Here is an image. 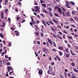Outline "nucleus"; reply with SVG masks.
Returning <instances> with one entry per match:
<instances>
[{
	"label": "nucleus",
	"mask_w": 78,
	"mask_h": 78,
	"mask_svg": "<svg viewBox=\"0 0 78 78\" xmlns=\"http://www.w3.org/2000/svg\"><path fill=\"white\" fill-rule=\"evenodd\" d=\"M35 12H40V11L39 10V8L38 6H36L35 7Z\"/></svg>",
	"instance_id": "obj_1"
},
{
	"label": "nucleus",
	"mask_w": 78,
	"mask_h": 78,
	"mask_svg": "<svg viewBox=\"0 0 78 78\" xmlns=\"http://www.w3.org/2000/svg\"><path fill=\"white\" fill-rule=\"evenodd\" d=\"M58 12H59L60 14H61V15H62V10H61V8H58Z\"/></svg>",
	"instance_id": "obj_2"
},
{
	"label": "nucleus",
	"mask_w": 78,
	"mask_h": 78,
	"mask_svg": "<svg viewBox=\"0 0 78 78\" xmlns=\"http://www.w3.org/2000/svg\"><path fill=\"white\" fill-rule=\"evenodd\" d=\"M42 22L43 24L45 26V27H47V24L46 23V22L44 20H42Z\"/></svg>",
	"instance_id": "obj_3"
},
{
	"label": "nucleus",
	"mask_w": 78,
	"mask_h": 78,
	"mask_svg": "<svg viewBox=\"0 0 78 78\" xmlns=\"http://www.w3.org/2000/svg\"><path fill=\"white\" fill-rule=\"evenodd\" d=\"M14 32L16 33V35L17 36H19V31L17 30H16Z\"/></svg>",
	"instance_id": "obj_4"
},
{
	"label": "nucleus",
	"mask_w": 78,
	"mask_h": 78,
	"mask_svg": "<svg viewBox=\"0 0 78 78\" xmlns=\"http://www.w3.org/2000/svg\"><path fill=\"white\" fill-rule=\"evenodd\" d=\"M48 41L49 44H52V41H51V40L49 39H48Z\"/></svg>",
	"instance_id": "obj_5"
},
{
	"label": "nucleus",
	"mask_w": 78,
	"mask_h": 78,
	"mask_svg": "<svg viewBox=\"0 0 78 78\" xmlns=\"http://www.w3.org/2000/svg\"><path fill=\"white\" fill-rule=\"evenodd\" d=\"M31 22H32L33 24H35L36 23L34 22V21L33 20V18L32 17H31Z\"/></svg>",
	"instance_id": "obj_6"
},
{
	"label": "nucleus",
	"mask_w": 78,
	"mask_h": 78,
	"mask_svg": "<svg viewBox=\"0 0 78 78\" xmlns=\"http://www.w3.org/2000/svg\"><path fill=\"white\" fill-rule=\"evenodd\" d=\"M53 21L54 22H55V23H56L57 24H58V20H56L55 19H54L53 20Z\"/></svg>",
	"instance_id": "obj_7"
},
{
	"label": "nucleus",
	"mask_w": 78,
	"mask_h": 78,
	"mask_svg": "<svg viewBox=\"0 0 78 78\" xmlns=\"http://www.w3.org/2000/svg\"><path fill=\"white\" fill-rule=\"evenodd\" d=\"M43 11L44 12H45V13H46V14H48V12L45 9H43Z\"/></svg>",
	"instance_id": "obj_8"
},
{
	"label": "nucleus",
	"mask_w": 78,
	"mask_h": 78,
	"mask_svg": "<svg viewBox=\"0 0 78 78\" xmlns=\"http://www.w3.org/2000/svg\"><path fill=\"white\" fill-rule=\"evenodd\" d=\"M39 73L40 75H41L42 73V70L40 69L39 70Z\"/></svg>",
	"instance_id": "obj_9"
},
{
	"label": "nucleus",
	"mask_w": 78,
	"mask_h": 78,
	"mask_svg": "<svg viewBox=\"0 0 78 78\" xmlns=\"http://www.w3.org/2000/svg\"><path fill=\"white\" fill-rule=\"evenodd\" d=\"M43 50L44 52H46V51H47V49L46 48H43Z\"/></svg>",
	"instance_id": "obj_10"
},
{
	"label": "nucleus",
	"mask_w": 78,
	"mask_h": 78,
	"mask_svg": "<svg viewBox=\"0 0 78 78\" xmlns=\"http://www.w3.org/2000/svg\"><path fill=\"white\" fill-rule=\"evenodd\" d=\"M62 15L64 17H66V13L64 12H62Z\"/></svg>",
	"instance_id": "obj_11"
},
{
	"label": "nucleus",
	"mask_w": 78,
	"mask_h": 78,
	"mask_svg": "<svg viewBox=\"0 0 78 78\" xmlns=\"http://www.w3.org/2000/svg\"><path fill=\"white\" fill-rule=\"evenodd\" d=\"M41 6H43L44 8H45L46 7V5L45 4H41Z\"/></svg>",
	"instance_id": "obj_12"
},
{
	"label": "nucleus",
	"mask_w": 78,
	"mask_h": 78,
	"mask_svg": "<svg viewBox=\"0 0 78 78\" xmlns=\"http://www.w3.org/2000/svg\"><path fill=\"white\" fill-rule=\"evenodd\" d=\"M63 33H65V34H68V33L67 31H66L65 30H63L62 31Z\"/></svg>",
	"instance_id": "obj_13"
},
{
	"label": "nucleus",
	"mask_w": 78,
	"mask_h": 78,
	"mask_svg": "<svg viewBox=\"0 0 78 78\" xmlns=\"http://www.w3.org/2000/svg\"><path fill=\"white\" fill-rule=\"evenodd\" d=\"M66 14L67 16H70V13L69 12H66Z\"/></svg>",
	"instance_id": "obj_14"
},
{
	"label": "nucleus",
	"mask_w": 78,
	"mask_h": 78,
	"mask_svg": "<svg viewBox=\"0 0 78 78\" xmlns=\"http://www.w3.org/2000/svg\"><path fill=\"white\" fill-rule=\"evenodd\" d=\"M73 70H74V72H77V73H78V70H77V69H76L75 68H73Z\"/></svg>",
	"instance_id": "obj_15"
},
{
	"label": "nucleus",
	"mask_w": 78,
	"mask_h": 78,
	"mask_svg": "<svg viewBox=\"0 0 78 78\" xmlns=\"http://www.w3.org/2000/svg\"><path fill=\"white\" fill-rule=\"evenodd\" d=\"M48 9L49 11H52V9H51V7H50L48 8Z\"/></svg>",
	"instance_id": "obj_16"
},
{
	"label": "nucleus",
	"mask_w": 78,
	"mask_h": 78,
	"mask_svg": "<svg viewBox=\"0 0 78 78\" xmlns=\"http://www.w3.org/2000/svg\"><path fill=\"white\" fill-rule=\"evenodd\" d=\"M54 15L55 16H56V17H59V15L58 14L56 13H55Z\"/></svg>",
	"instance_id": "obj_17"
},
{
	"label": "nucleus",
	"mask_w": 78,
	"mask_h": 78,
	"mask_svg": "<svg viewBox=\"0 0 78 78\" xmlns=\"http://www.w3.org/2000/svg\"><path fill=\"white\" fill-rule=\"evenodd\" d=\"M49 14L50 17H51V16H53V15L52 14V12H49Z\"/></svg>",
	"instance_id": "obj_18"
},
{
	"label": "nucleus",
	"mask_w": 78,
	"mask_h": 78,
	"mask_svg": "<svg viewBox=\"0 0 78 78\" xmlns=\"http://www.w3.org/2000/svg\"><path fill=\"white\" fill-rule=\"evenodd\" d=\"M40 15L41 16V17H42L43 18H44V17H45V16H44V15H43L42 13L40 14Z\"/></svg>",
	"instance_id": "obj_19"
},
{
	"label": "nucleus",
	"mask_w": 78,
	"mask_h": 78,
	"mask_svg": "<svg viewBox=\"0 0 78 78\" xmlns=\"http://www.w3.org/2000/svg\"><path fill=\"white\" fill-rule=\"evenodd\" d=\"M51 69V71H52V70H53V67H51V66H49V70H50V69Z\"/></svg>",
	"instance_id": "obj_20"
},
{
	"label": "nucleus",
	"mask_w": 78,
	"mask_h": 78,
	"mask_svg": "<svg viewBox=\"0 0 78 78\" xmlns=\"http://www.w3.org/2000/svg\"><path fill=\"white\" fill-rule=\"evenodd\" d=\"M45 3L44 2V1H43V0H40V3L41 4H42V3Z\"/></svg>",
	"instance_id": "obj_21"
},
{
	"label": "nucleus",
	"mask_w": 78,
	"mask_h": 78,
	"mask_svg": "<svg viewBox=\"0 0 78 78\" xmlns=\"http://www.w3.org/2000/svg\"><path fill=\"white\" fill-rule=\"evenodd\" d=\"M59 49V50H62V47H61V46H59V47H58Z\"/></svg>",
	"instance_id": "obj_22"
},
{
	"label": "nucleus",
	"mask_w": 78,
	"mask_h": 78,
	"mask_svg": "<svg viewBox=\"0 0 78 78\" xmlns=\"http://www.w3.org/2000/svg\"><path fill=\"white\" fill-rule=\"evenodd\" d=\"M53 44L54 47H56V44H55V41L53 42Z\"/></svg>",
	"instance_id": "obj_23"
},
{
	"label": "nucleus",
	"mask_w": 78,
	"mask_h": 78,
	"mask_svg": "<svg viewBox=\"0 0 78 78\" xmlns=\"http://www.w3.org/2000/svg\"><path fill=\"white\" fill-rule=\"evenodd\" d=\"M52 35L53 36H54V37H55V38H57L56 37V34H52Z\"/></svg>",
	"instance_id": "obj_24"
},
{
	"label": "nucleus",
	"mask_w": 78,
	"mask_h": 78,
	"mask_svg": "<svg viewBox=\"0 0 78 78\" xmlns=\"http://www.w3.org/2000/svg\"><path fill=\"white\" fill-rule=\"evenodd\" d=\"M0 63H1V64H0V67L3 66V65L2 64H3V63H2V60H1V61L0 62Z\"/></svg>",
	"instance_id": "obj_25"
},
{
	"label": "nucleus",
	"mask_w": 78,
	"mask_h": 78,
	"mask_svg": "<svg viewBox=\"0 0 78 78\" xmlns=\"http://www.w3.org/2000/svg\"><path fill=\"white\" fill-rule=\"evenodd\" d=\"M61 8L62 9V11H66V9H65L63 8L62 7H61Z\"/></svg>",
	"instance_id": "obj_26"
},
{
	"label": "nucleus",
	"mask_w": 78,
	"mask_h": 78,
	"mask_svg": "<svg viewBox=\"0 0 78 78\" xmlns=\"http://www.w3.org/2000/svg\"><path fill=\"white\" fill-rule=\"evenodd\" d=\"M49 23H51V24H52V25H54V24L53 23V22H52V21H49Z\"/></svg>",
	"instance_id": "obj_27"
},
{
	"label": "nucleus",
	"mask_w": 78,
	"mask_h": 78,
	"mask_svg": "<svg viewBox=\"0 0 78 78\" xmlns=\"http://www.w3.org/2000/svg\"><path fill=\"white\" fill-rule=\"evenodd\" d=\"M69 49H65V51L66 52H67V53H69Z\"/></svg>",
	"instance_id": "obj_28"
},
{
	"label": "nucleus",
	"mask_w": 78,
	"mask_h": 78,
	"mask_svg": "<svg viewBox=\"0 0 78 78\" xmlns=\"http://www.w3.org/2000/svg\"><path fill=\"white\" fill-rule=\"evenodd\" d=\"M7 70H8L9 72H10V66H8V67Z\"/></svg>",
	"instance_id": "obj_29"
},
{
	"label": "nucleus",
	"mask_w": 78,
	"mask_h": 78,
	"mask_svg": "<svg viewBox=\"0 0 78 78\" xmlns=\"http://www.w3.org/2000/svg\"><path fill=\"white\" fill-rule=\"evenodd\" d=\"M71 65L73 66H75V64L74 63V62H72V63H71Z\"/></svg>",
	"instance_id": "obj_30"
},
{
	"label": "nucleus",
	"mask_w": 78,
	"mask_h": 78,
	"mask_svg": "<svg viewBox=\"0 0 78 78\" xmlns=\"http://www.w3.org/2000/svg\"><path fill=\"white\" fill-rule=\"evenodd\" d=\"M59 54H60V55H63V54L61 51H59Z\"/></svg>",
	"instance_id": "obj_31"
},
{
	"label": "nucleus",
	"mask_w": 78,
	"mask_h": 78,
	"mask_svg": "<svg viewBox=\"0 0 78 78\" xmlns=\"http://www.w3.org/2000/svg\"><path fill=\"white\" fill-rule=\"evenodd\" d=\"M66 58H69V55L68 54H66Z\"/></svg>",
	"instance_id": "obj_32"
},
{
	"label": "nucleus",
	"mask_w": 78,
	"mask_h": 78,
	"mask_svg": "<svg viewBox=\"0 0 78 78\" xmlns=\"http://www.w3.org/2000/svg\"><path fill=\"white\" fill-rule=\"evenodd\" d=\"M0 36L2 38H3V35H2V34H0Z\"/></svg>",
	"instance_id": "obj_33"
},
{
	"label": "nucleus",
	"mask_w": 78,
	"mask_h": 78,
	"mask_svg": "<svg viewBox=\"0 0 78 78\" xmlns=\"http://www.w3.org/2000/svg\"><path fill=\"white\" fill-rule=\"evenodd\" d=\"M72 76H73L72 77V78H76V77H75V76L73 75H74L73 74H72Z\"/></svg>",
	"instance_id": "obj_34"
},
{
	"label": "nucleus",
	"mask_w": 78,
	"mask_h": 78,
	"mask_svg": "<svg viewBox=\"0 0 78 78\" xmlns=\"http://www.w3.org/2000/svg\"><path fill=\"white\" fill-rule=\"evenodd\" d=\"M49 44H48V42H47V45L46 46L47 47H49Z\"/></svg>",
	"instance_id": "obj_35"
},
{
	"label": "nucleus",
	"mask_w": 78,
	"mask_h": 78,
	"mask_svg": "<svg viewBox=\"0 0 78 78\" xmlns=\"http://www.w3.org/2000/svg\"><path fill=\"white\" fill-rule=\"evenodd\" d=\"M74 20H75L76 21L78 20V18H76V17H75L74 18Z\"/></svg>",
	"instance_id": "obj_36"
},
{
	"label": "nucleus",
	"mask_w": 78,
	"mask_h": 78,
	"mask_svg": "<svg viewBox=\"0 0 78 78\" xmlns=\"http://www.w3.org/2000/svg\"><path fill=\"white\" fill-rule=\"evenodd\" d=\"M71 12L73 14H75V11H72Z\"/></svg>",
	"instance_id": "obj_37"
},
{
	"label": "nucleus",
	"mask_w": 78,
	"mask_h": 78,
	"mask_svg": "<svg viewBox=\"0 0 78 78\" xmlns=\"http://www.w3.org/2000/svg\"><path fill=\"white\" fill-rule=\"evenodd\" d=\"M17 20L18 21L19 20V19H20V17H19L17 16L16 17Z\"/></svg>",
	"instance_id": "obj_38"
},
{
	"label": "nucleus",
	"mask_w": 78,
	"mask_h": 78,
	"mask_svg": "<svg viewBox=\"0 0 78 78\" xmlns=\"http://www.w3.org/2000/svg\"><path fill=\"white\" fill-rule=\"evenodd\" d=\"M65 6L66 7H67V8H70V6L67 5H65Z\"/></svg>",
	"instance_id": "obj_39"
},
{
	"label": "nucleus",
	"mask_w": 78,
	"mask_h": 78,
	"mask_svg": "<svg viewBox=\"0 0 78 78\" xmlns=\"http://www.w3.org/2000/svg\"><path fill=\"white\" fill-rule=\"evenodd\" d=\"M57 36H58V38H59L60 39H62V38L60 37L58 35H57Z\"/></svg>",
	"instance_id": "obj_40"
},
{
	"label": "nucleus",
	"mask_w": 78,
	"mask_h": 78,
	"mask_svg": "<svg viewBox=\"0 0 78 78\" xmlns=\"http://www.w3.org/2000/svg\"><path fill=\"white\" fill-rule=\"evenodd\" d=\"M8 12V9H7L5 10V13H7Z\"/></svg>",
	"instance_id": "obj_41"
},
{
	"label": "nucleus",
	"mask_w": 78,
	"mask_h": 78,
	"mask_svg": "<svg viewBox=\"0 0 78 78\" xmlns=\"http://www.w3.org/2000/svg\"><path fill=\"white\" fill-rule=\"evenodd\" d=\"M2 62H3V64H6V62H5L4 60H3Z\"/></svg>",
	"instance_id": "obj_42"
},
{
	"label": "nucleus",
	"mask_w": 78,
	"mask_h": 78,
	"mask_svg": "<svg viewBox=\"0 0 78 78\" xmlns=\"http://www.w3.org/2000/svg\"><path fill=\"white\" fill-rule=\"evenodd\" d=\"M71 4V5H75V3L73 2H70Z\"/></svg>",
	"instance_id": "obj_43"
},
{
	"label": "nucleus",
	"mask_w": 78,
	"mask_h": 78,
	"mask_svg": "<svg viewBox=\"0 0 78 78\" xmlns=\"http://www.w3.org/2000/svg\"><path fill=\"white\" fill-rule=\"evenodd\" d=\"M2 27H5V23H3V25H2Z\"/></svg>",
	"instance_id": "obj_44"
},
{
	"label": "nucleus",
	"mask_w": 78,
	"mask_h": 78,
	"mask_svg": "<svg viewBox=\"0 0 78 78\" xmlns=\"http://www.w3.org/2000/svg\"><path fill=\"white\" fill-rule=\"evenodd\" d=\"M35 34L37 36H38V35H39V34H38V31H37V32H36Z\"/></svg>",
	"instance_id": "obj_45"
},
{
	"label": "nucleus",
	"mask_w": 78,
	"mask_h": 78,
	"mask_svg": "<svg viewBox=\"0 0 78 78\" xmlns=\"http://www.w3.org/2000/svg\"><path fill=\"white\" fill-rule=\"evenodd\" d=\"M66 4L67 5H70L69 2H66Z\"/></svg>",
	"instance_id": "obj_46"
},
{
	"label": "nucleus",
	"mask_w": 78,
	"mask_h": 78,
	"mask_svg": "<svg viewBox=\"0 0 78 78\" xmlns=\"http://www.w3.org/2000/svg\"><path fill=\"white\" fill-rule=\"evenodd\" d=\"M30 24L31 26L32 27H33V23H31V22H30Z\"/></svg>",
	"instance_id": "obj_47"
},
{
	"label": "nucleus",
	"mask_w": 78,
	"mask_h": 78,
	"mask_svg": "<svg viewBox=\"0 0 78 78\" xmlns=\"http://www.w3.org/2000/svg\"><path fill=\"white\" fill-rule=\"evenodd\" d=\"M51 30H52V31H55V30L53 28H51Z\"/></svg>",
	"instance_id": "obj_48"
},
{
	"label": "nucleus",
	"mask_w": 78,
	"mask_h": 78,
	"mask_svg": "<svg viewBox=\"0 0 78 78\" xmlns=\"http://www.w3.org/2000/svg\"><path fill=\"white\" fill-rule=\"evenodd\" d=\"M60 78H64L61 75H60Z\"/></svg>",
	"instance_id": "obj_49"
},
{
	"label": "nucleus",
	"mask_w": 78,
	"mask_h": 78,
	"mask_svg": "<svg viewBox=\"0 0 78 78\" xmlns=\"http://www.w3.org/2000/svg\"><path fill=\"white\" fill-rule=\"evenodd\" d=\"M41 36L42 37L44 36V34H43V33L42 32L41 33Z\"/></svg>",
	"instance_id": "obj_50"
},
{
	"label": "nucleus",
	"mask_w": 78,
	"mask_h": 78,
	"mask_svg": "<svg viewBox=\"0 0 78 78\" xmlns=\"http://www.w3.org/2000/svg\"><path fill=\"white\" fill-rule=\"evenodd\" d=\"M39 22H40L39 21H38V20H37V22H36V23H37V24H38V23H39Z\"/></svg>",
	"instance_id": "obj_51"
},
{
	"label": "nucleus",
	"mask_w": 78,
	"mask_h": 78,
	"mask_svg": "<svg viewBox=\"0 0 78 78\" xmlns=\"http://www.w3.org/2000/svg\"><path fill=\"white\" fill-rule=\"evenodd\" d=\"M37 43L38 45H40V41H37Z\"/></svg>",
	"instance_id": "obj_52"
},
{
	"label": "nucleus",
	"mask_w": 78,
	"mask_h": 78,
	"mask_svg": "<svg viewBox=\"0 0 78 78\" xmlns=\"http://www.w3.org/2000/svg\"><path fill=\"white\" fill-rule=\"evenodd\" d=\"M49 23L48 22H47L46 23L47 24V25H48L50 26V23Z\"/></svg>",
	"instance_id": "obj_53"
},
{
	"label": "nucleus",
	"mask_w": 78,
	"mask_h": 78,
	"mask_svg": "<svg viewBox=\"0 0 78 78\" xmlns=\"http://www.w3.org/2000/svg\"><path fill=\"white\" fill-rule=\"evenodd\" d=\"M59 34H60V35H62V32H59Z\"/></svg>",
	"instance_id": "obj_54"
},
{
	"label": "nucleus",
	"mask_w": 78,
	"mask_h": 78,
	"mask_svg": "<svg viewBox=\"0 0 78 78\" xmlns=\"http://www.w3.org/2000/svg\"><path fill=\"white\" fill-rule=\"evenodd\" d=\"M37 18H38L39 19L40 17L41 16H39V15H38L37 16Z\"/></svg>",
	"instance_id": "obj_55"
},
{
	"label": "nucleus",
	"mask_w": 78,
	"mask_h": 78,
	"mask_svg": "<svg viewBox=\"0 0 78 78\" xmlns=\"http://www.w3.org/2000/svg\"><path fill=\"white\" fill-rule=\"evenodd\" d=\"M70 20H73V21H74V20H73V19H72V18H70Z\"/></svg>",
	"instance_id": "obj_56"
},
{
	"label": "nucleus",
	"mask_w": 78,
	"mask_h": 78,
	"mask_svg": "<svg viewBox=\"0 0 78 78\" xmlns=\"http://www.w3.org/2000/svg\"><path fill=\"white\" fill-rule=\"evenodd\" d=\"M4 55V52H2L1 54V56H3Z\"/></svg>",
	"instance_id": "obj_57"
},
{
	"label": "nucleus",
	"mask_w": 78,
	"mask_h": 78,
	"mask_svg": "<svg viewBox=\"0 0 78 78\" xmlns=\"http://www.w3.org/2000/svg\"><path fill=\"white\" fill-rule=\"evenodd\" d=\"M57 27L58 28H60L61 29V27L60 26H57Z\"/></svg>",
	"instance_id": "obj_58"
},
{
	"label": "nucleus",
	"mask_w": 78,
	"mask_h": 78,
	"mask_svg": "<svg viewBox=\"0 0 78 78\" xmlns=\"http://www.w3.org/2000/svg\"><path fill=\"white\" fill-rule=\"evenodd\" d=\"M13 72V71H12L11 72L9 73V74L10 75H11V73H12Z\"/></svg>",
	"instance_id": "obj_59"
},
{
	"label": "nucleus",
	"mask_w": 78,
	"mask_h": 78,
	"mask_svg": "<svg viewBox=\"0 0 78 78\" xmlns=\"http://www.w3.org/2000/svg\"><path fill=\"white\" fill-rule=\"evenodd\" d=\"M1 16H3V12H2L1 14Z\"/></svg>",
	"instance_id": "obj_60"
},
{
	"label": "nucleus",
	"mask_w": 78,
	"mask_h": 78,
	"mask_svg": "<svg viewBox=\"0 0 78 78\" xmlns=\"http://www.w3.org/2000/svg\"><path fill=\"white\" fill-rule=\"evenodd\" d=\"M18 5H21L22 4L20 2H19L18 3Z\"/></svg>",
	"instance_id": "obj_61"
},
{
	"label": "nucleus",
	"mask_w": 78,
	"mask_h": 78,
	"mask_svg": "<svg viewBox=\"0 0 78 78\" xmlns=\"http://www.w3.org/2000/svg\"><path fill=\"white\" fill-rule=\"evenodd\" d=\"M43 44L44 45H46V43L45 42H43Z\"/></svg>",
	"instance_id": "obj_62"
},
{
	"label": "nucleus",
	"mask_w": 78,
	"mask_h": 78,
	"mask_svg": "<svg viewBox=\"0 0 78 78\" xmlns=\"http://www.w3.org/2000/svg\"><path fill=\"white\" fill-rule=\"evenodd\" d=\"M3 16H1V19H3Z\"/></svg>",
	"instance_id": "obj_63"
},
{
	"label": "nucleus",
	"mask_w": 78,
	"mask_h": 78,
	"mask_svg": "<svg viewBox=\"0 0 78 78\" xmlns=\"http://www.w3.org/2000/svg\"><path fill=\"white\" fill-rule=\"evenodd\" d=\"M76 50H78V46H76Z\"/></svg>",
	"instance_id": "obj_64"
}]
</instances>
